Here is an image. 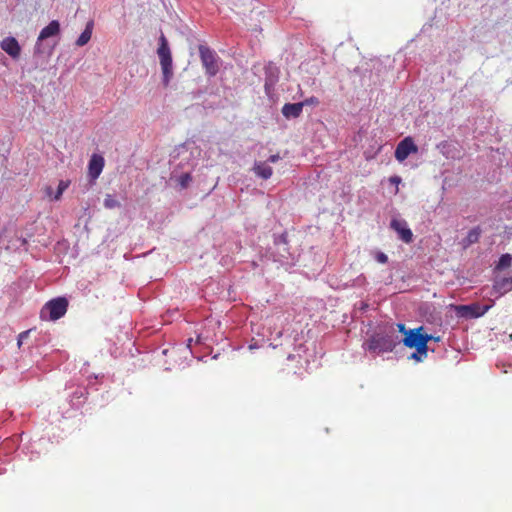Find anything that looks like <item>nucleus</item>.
I'll return each instance as SVG.
<instances>
[{"label":"nucleus","mask_w":512,"mask_h":512,"mask_svg":"<svg viewBox=\"0 0 512 512\" xmlns=\"http://www.w3.org/2000/svg\"><path fill=\"white\" fill-rule=\"evenodd\" d=\"M160 66L163 74L162 82L164 87H168L173 77L172 54L168 41L162 33L159 37V46L157 48Z\"/></svg>","instance_id":"obj_1"},{"label":"nucleus","mask_w":512,"mask_h":512,"mask_svg":"<svg viewBox=\"0 0 512 512\" xmlns=\"http://www.w3.org/2000/svg\"><path fill=\"white\" fill-rule=\"evenodd\" d=\"M199 54L205 73L209 77L215 76L219 71V57L209 47L200 45Z\"/></svg>","instance_id":"obj_2"},{"label":"nucleus","mask_w":512,"mask_h":512,"mask_svg":"<svg viewBox=\"0 0 512 512\" xmlns=\"http://www.w3.org/2000/svg\"><path fill=\"white\" fill-rule=\"evenodd\" d=\"M68 308V301L64 297L53 299L46 303L44 308L41 310V318L45 319V314L49 313L50 320H57L63 317Z\"/></svg>","instance_id":"obj_3"},{"label":"nucleus","mask_w":512,"mask_h":512,"mask_svg":"<svg viewBox=\"0 0 512 512\" xmlns=\"http://www.w3.org/2000/svg\"><path fill=\"white\" fill-rule=\"evenodd\" d=\"M398 341L393 336H374L367 343V349L375 353H383L392 351Z\"/></svg>","instance_id":"obj_4"},{"label":"nucleus","mask_w":512,"mask_h":512,"mask_svg":"<svg viewBox=\"0 0 512 512\" xmlns=\"http://www.w3.org/2000/svg\"><path fill=\"white\" fill-rule=\"evenodd\" d=\"M422 330L423 327H419L417 329H412L409 332H407L403 339V343L405 346L409 348H415L419 354L426 356L424 340L422 338L421 333Z\"/></svg>","instance_id":"obj_5"},{"label":"nucleus","mask_w":512,"mask_h":512,"mask_svg":"<svg viewBox=\"0 0 512 512\" xmlns=\"http://www.w3.org/2000/svg\"><path fill=\"white\" fill-rule=\"evenodd\" d=\"M417 151L418 148L415 145L413 139L411 137H406L397 145L395 150V158L399 162H403L411 153H416Z\"/></svg>","instance_id":"obj_6"},{"label":"nucleus","mask_w":512,"mask_h":512,"mask_svg":"<svg viewBox=\"0 0 512 512\" xmlns=\"http://www.w3.org/2000/svg\"><path fill=\"white\" fill-rule=\"evenodd\" d=\"M390 226L393 230H395L399 238L405 243H411L413 240V233L411 229L407 226L405 221H400L397 219H393L390 223Z\"/></svg>","instance_id":"obj_7"},{"label":"nucleus","mask_w":512,"mask_h":512,"mask_svg":"<svg viewBox=\"0 0 512 512\" xmlns=\"http://www.w3.org/2000/svg\"><path fill=\"white\" fill-rule=\"evenodd\" d=\"M0 47L13 59H18L21 54V46L14 37H6L1 43Z\"/></svg>","instance_id":"obj_8"},{"label":"nucleus","mask_w":512,"mask_h":512,"mask_svg":"<svg viewBox=\"0 0 512 512\" xmlns=\"http://www.w3.org/2000/svg\"><path fill=\"white\" fill-rule=\"evenodd\" d=\"M104 164L105 161L101 155L93 154L91 156L88 164V174L92 180H96L100 176L104 168Z\"/></svg>","instance_id":"obj_9"},{"label":"nucleus","mask_w":512,"mask_h":512,"mask_svg":"<svg viewBox=\"0 0 512 512\" xmlns=\"http://www.w3.org/2000/svg\"><path fill=\"white\" fill-rule=\"evenodd\" d=\"M60 33V24L57 20H52L47 26L41 31L37 39V43L43 41L49 37L56 36Z\"/></svg>","instance_id":"obj_10"},{"label":"nucleus","mask_w":512,"mask_h":512,"mask_svg":"<svg viewBox=\"0 0 512 512\" xmlns=\"http://www.w3.org/2000/svg\"><path fill=\"white\" fill-rule=\"evenodd\" d=\"M302 104L298 103H286L283 105L281 112L287 119L298 118L302 113Z\"/></svg>","instance_id":"obj_11"},{"label":"nucleus","mask_w":512,"mask_h":512,"mask_svg":"<svg viewBox=\"0 0 512 512\" xmlns=\"http://www.w3.org/2000/svg\"><path fill=\"white\" fill-rule=\"evenodd\" d=\"M253 171L258 177L264 180L269 179L273 173L272 168L266 162L261 161L255 162Z\"/></svg>","instance_id":"obj_12"},{"label":"nucleus","mask_w":512,"mask_h":512,"mask_svg":"<svg viewBox=\"0 0 512 512\" xmlns=\"http://www.w3.org/2000/svg\"><path fill=\"white\" fill-rule=\"evenodd\" d=\"M494 290L499 294H504L511 290L512 287V277L502 278L495 282Z\"/></svg>","instance_id":"obj_13"},{"label":"nucleus","mask_w":512,"mask_h":512,"mask_svg":"<svg viewBox=\"0 0 512 512\" xmlns=\"http://www.w3.org/2000/svg\"><path fill=\"white\" fill-rule=\"evenodd\" d=\"M92 28H93V23L88 22L85 30L81 33V35L78 37V39L76 41L77 46L81 47V46L86 45L89 42V40L91 39V36H92Z\"/></svg>","instance_id":"obj_14"},{"label":"nucleus","mask_w":512,"mask_h":512,"mask_svg":"<svg viewBox=\"0 0 512 512\" xmlns=\"http://www.w3.org/2000/svg\"><path fill=\"white\" fill-rule=\"evenodd\" d=\"M480 235H481L480 227H475V228L471 229L465 238V245L468 246V245L477 243L480 239Z\"/></svg>","instance_id":"obj_15"},{"label":"nucleus","mask_w":512,"mask_h":512,"mask_svg":"<svg viewBox=\"0 0 512 512\" xmlns=\"http://www.w3.org/2000/svg\"><path fill=\"white\" fill-rule=\"evenodd\" d=\"M477 308H478V307H476V306L462 305V306H459V308H458V309H459V311L464 312V313H462V315H465V316H466V315H470V316H472V317H479V316L483 315V314H484V312L487 310V308H486V309H485L484 311H482V312H477V311H476V309H477Z\"/></svg>","instance_id":"obj_16"},{"label":"nucleus","mask_w":512,"mask_h":512,"mask_svg":"<svg viewBox=\"0 0 512 512\" xmlns=\"http://www.w3.org/2000/svg\"><path fill=\"white\" fill-rule=\"evenodd\" d=\"M511 265H512V256L507 253V254L501 255L496 268L498 270H503V269L510 267Z\"/></svg>","instance_id":"obj_17"},{"label":"nucleus","mask_w":512,"mask_h":512,"mask_svg":"<svg viewBox=\"0 0 512 512\" xmlns=\"http://www.w3.org/2000/svg\"><path fill=\"white\" fill-rule=\"evenodd\" d=\"M70 181L61 180L58 184L56 193L54 194L53 200L58 201L62 197L64 191L69 187Z\"/></svg>","instance_id":"obj_18"},{"label":"nucleus","mask_w":512,"mask_h":512,"mask_svg":"<svg viewBox=\"0 0 512 512\" xmlns=\"http://www.w3.org/2000/svg\"><path fill=\"white\" fill-rule=\"evenodd\" d=\"M104 206L106 208L113 209L119 207L120 203L112 195H107L104 199Z\"/></svg>","instance_id":"obj_19"},{"label":"nucleus","mask_w":512,"mask_h":512,"mask_svg":"<svg viewBox=\"0 0 512 512\" xmlns=\"http://www.w3.org/2000/svg\"><path fill=\"white\" fill-rule=\"evenodd\" d=\"M192 181V177L189 173H184L178 178V183L181 188H186Z\"/></svg>","instance_id":"obj_20"},{"label":"nucleus","mask_w":512,"mask_h":512,"mask_svg":"<svg viewBox=\"0 0 512 512\" xmlns=\"http://www.w3.org/2000/svg\"><path fill=\"white\" fill-rule=\"evenodd\" d=\"M300 104H302V108L304 106H317L319 104V99L315 96H311L300 102Z\"/></svg>","instance_id":"obj_21"},{"label":"nucleus","mask_w":512,"mask_h":512,"mask_svg":"<svg viewBox=\"0 0 512 512\" xmlns=\"http://www.w3.org/2000/svg\"><path fill=\"white\" fill-rule=\"evenodd\" d=\"M422 338L424 340V348H425V353L427 354V351H428V342L430 340H434V341H440V337H434L433 335L431 334H427V333H422Z\"/></svg>","instance_id":"obj_22"},{"label":"nucleus","mask_w":512,"mask_h":512,"mask_svg":"<svg viewBox=\"0 0 512 512\" xmlns=\"http://www.w3.org/2000/svg\"><path fill=\"white\" fill-rule=\"evenodd\" d=\"M376 260L381 263V264H385L387 263L388 261V257L386 254H384L383 252H378L375 256Z\"/></svg>","instance_id":"obj_23"},{"label":"nucleus","mask_w":512,"mask_h":512,"mask_svg":"<svg viewBox=\"0 0 512 512\" xmlns=\"http://www.w3.org/2000/svg\"><path fill=\"white\" fill-rule=\"evenodd\" d=\"M389 181H390V183H392V184H395V185H396V191H395V193H398V190H399V189H398V185H399V184H400V182H401V178H400L399 176H392V177H390V178H389Z\"/></svg>","instance_id":"obj_24"},{"label":"nucleus","mask_w":512,"mask_h":512,"mask_svg":"<svg viewBox=\"0 0 512 512\" xmlns=\"http://www.w3.org/2000/svg\"><path fill=\"white\" fill-rule=\"evenodd\" d=\"M44 192L47 197H49L50 199L53 200L54 195H53V188L51 186H46L44 189Z\"/></svg>","instance_id":"obj_25"},{"label":"nucleus","mask_w":512,"mask_h":512,"mask_svg":"<svg viewBox=\"0 0 512 512\" xmlns=\"http://www.w3.org/2000/svg\"><path fill=\"white\" fill-rule=\"evenodd\" d=\"M425 357L426 356L419 354L417 351L411 355V358H413L417 361H421Z\"/></svg>","instance_id":"obj_26"},{"label":"nucleus","mask_w":512,"mask_h":512,"mask_svg":"<svg viewBox=\"0 0 512 512\" xmlns=\"http://www.w3.org/2000/svg\"><path fill=\"white\" fill-rule=\"evenodd\" d=\"M279 159H280L279 154H274V155H271V156L268 158V162L276 163Z\"/></svg>","instance_id":"obj_27"},{"label":"nucleus","mask_w":512,"mask_h":512,"mask_svg":"<svg viewBox=\"0 0 512 512\" xmlns=\"http://www.w3.org/2000/svg\"><path fill=\"white\" fill-rule=\"evenodd\" d=\"M28 335V331L22 332L19 335V344L21 343L22 338L26 337Z\"/></svg>","instance_id":"obj_28"},{"label":"nucleus","mask_w":512,"mask_h":512,"mask_svg":"<svg viewBox=\"0 0 512 512\" xmlns=\"http://www.w3.org/2000/svg\"><path fill=\"white\" fill-rule=\"evenodd\" d=\"M398 328L400 331H404L405 325L404 324H398Z\"/></svg>","instance_id":"obj_29"},{"label":"nucleus","mask_w":512,"mask_h":512,"mask_svg":"<svg viewBox=\"0 0 512 512\" xmlns=\"http://www.w3.org/2000/svg\"><path fill=\"white\" fill-rule=\"evenodd\" d=\"M509 338L512 340V333L509 335Z\"/></svg>","instance_id":"obj_30"}]
</instances>
